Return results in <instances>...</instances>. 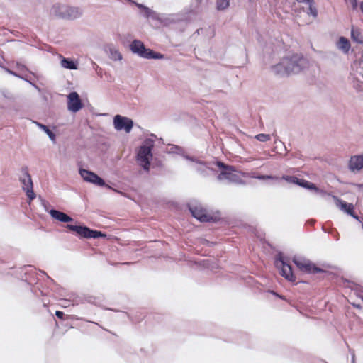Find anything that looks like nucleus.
<instances>
[{
	"mask_svg": "<svg viewBox=\"0 0 363 363\" xmlns=\"http://www.w3.org/2000/svg\"><path fill=\"white\" fill-rule=\"evenodd\" d=\"M308 61L302 55L295 54L284 57L278 64L272 67V71L279 75L284 76L296 74L308 67Z\"/></svg>",
	"mask_w": 363,
	"mask_h": 363,
	"instance_id": "nucleus-1",
	"label": "nucleus"
},
{
	"mask_svg": "<svg viewBox=\"0 0 363 363\" xmlns=\"http://www.w3.org/2000/svg\"><path fill=\"white\" fill-rule=\"evenodd\" d=\"M349 78L355 89H363V52L355 54L350 66Z\"/></svg>",
	"mask_w": 363,
	"mask_h": 363,
	"instance_id": "nucleus-2",
	"label": "nucleus"
},
{
	"mask_svg": "<svg viewBox=\"0 0 363 363\" xmlns=\"http://www.w3.org/2000/svg\"><path fill=\"white\" fill-rule=\"evenodd\" d=\"M153 135L146 138L140 146L137 152L138 163L146 171L150 169V161L152 159V150L155 145Z\"/></svg>",
	"mask_w": 363,
	"mask_h": 363,
	"instance_id": "nucleus-3",
	"label": "nucleus"
},
{
	"mask_svg": "<svg viewBox=\"0 0 363 363\" xmlns=\"http://www.w3.org/2000/svg\"><path fill=\"white\" fill-rule=\"evenodd\" d=\"M50 14L60 18L74 20L82 16V11L78 7L56 3L52 6Z\"/></svg>",
	"mask_w": 363,
	"mask_h": 363,
	"instance_id": "nucleus-4",
	"label": "nucleus"
},
{
	"mask_svg": "<svg viewBox=\"0 0 363 363\" xmlns=\"http://www.w3.org/2000/svg\"><path fill=\"white\" fill-rule=\"evenodd\" d=\"M130 49L132 52L145 59L161 60L164 58V55L160 52H155L151 49L146 48L144 43L139 40H134L130 45Z\"/></svg>",
	"mask_w": 363,
	"mask_h": 363,
	"instance_id": "nucleus-5",
	"label": "nucleus"
},
{
	"mask_svg": "<svg viewBox=\"0 0 363 363\" xmlns=\"http://www.w3.org/2000/svg\"><path fill=\"white\" fill-rule=\"evenodd\" d=\"M216 164L220 169V174L217 177L218 180H227L230 182H237L238 181L239 177L235 174L233 167L225 165L221 162H216Z\"/></svg>",
	"mask_w": 363,
	"mask_h": 363,
	"instance_id": "nucleus-6",
	"label": "nucleus"
},
{
	"mask_svg": "<svg viewBox=\"0 0 363 363\" xmlns=\"http://www.w3.org/2000/svg\"><path fill=\"white\" fill-rule=\"evenodd\" d=\"M21 176L20 177V182L22 184V189L26 192L28 198L31 201L35 198V194L33 190V182L31 177L28 172L27 167H22Z\"/></svg>",
	"mask_w": 363,
	"mask_h": 363,
	"instance_id": "nucleus-7",
	"label": "nucleus"
},
{
	"mask_svg": "<svg viewBox=\"0 0 363 363\" xmlns=\"http://www.w3.org/2000/svg\"><path fill=\"white\" fill-rule=\"evenodd\" d=\"M293 262L301 272L307 274H317L323 272L322 269L316 267L309 259L303 257H294Z\"/></svg>",
	"mask_w": 363,
	"mask_h": 363,
	"instance_id": "nucleus-8",
	"label": "nucleus"
},
{
	"mask_svg": "<svg viewBox=\"0 0 363 363\" xmlns=\"http://www.w3.org/2000/svg\"><path fill=\"white\" fill-rule=\"evenodd\" d=\"M67 228L75 232L77 235L84 238H97L106 236L101 231L94 230L86 226L67 224Z\"/></svg>",
	"mask_w": 363,
	"mask_h": 363,
	"instance_id": "nucleus-9",
	"label": "nucleus"
},
{
	"mask_svg": "<svg viewBox=\"0 0 363 363\" xmlns=\"http://www.w3.org/2000/svg\"><path fill=\"white\" fill-rule=\"evenodd\" d=\"M189 208L191 215L201 222H209L212 220V217L208 214L206 209L200 203H191L189 204Z\"/></svg>",
	"mask_w": 363,
	"mask_h": 363,
	"instance_id": "nucleus-10",
	"label": "nucleus"
},
{
	"mask_svg": "<svg viewBox=\"0 0 363 363\" xmlns=\"http://www.w3.org/2000/svg\"><path fill=\"white\" fill-rule=\"evenodd\" d=\"M275 265L279 269L280 274L290 281H295L296 277L292 272L291 266L285 262L281 257L279 255L275 259Z\"/></svg>",
	"mask_w": 363,
	"mask_h": 363,
	"instance_id": "nucleus-11",
	"label": "nucleus"
},
{
	"mask_svg": "<svg viewBox=\"0 0 363 363\" xmlns=\"http://www.w3.org/2000/svg\"><path fill=\"white\" fill-rule=\"evenodd\" d=\"M113 125L116 130H124L127 133H128L133 128V122L131 119L127 117L116 115L113 118Z\"/></svg>",
	"mask_w": 363,
	"mask_h": 363,
	"instance_id": "nucleus-12",
	"label": "nucleus"
},
{
	"mask_svg": "<svg viewBox=\"0 0 363 363\" xmlns=\"http://www.w3.org/2000/svg\"><path fill=\"white\" fill-rule=\"evenodd\" d=\"M82 107L83 105L79 94L75 91L71 92L67 96V109L72 113H77Z\"/></svg>",
	"mask_w": 363,
	"mask_h": 363,
	"instance_id": "nucleus-13",
	"label": "nucleus"
},
{
	"mask_svg": "<svg viewBox=\"0 0 363 363\" xmlns=\"http://www.w3.org/2000/svg\"><path fill=\"white\" fill-rule=\"evenodd\" d=\"M79 174L83 179L87 182L94 184L99 186L105 185L104 179L92 172L82 169L79 170Z\"/></svg>",
	"mask_w": 363,
	"mask_h": 363,
	"instance_id": "nucleus-14",
	"label": "nucleus"
},
{
	"mask_svg": "<svg viewBox=\"0 0 363 363\" xmlns=\"http://www.w3.org/2000/svg\"><path fill=\"white\" fill-rule=\"evenodd\" d=\"M130 4H135L138 9L141 10L142 15L147 18H152L153 20L163 21L162 18H160V15L155 11L147 7L146 6L137 3L133 0H127Z\"/></svg>",
	"mask_w": 363,
	"mask_h": 363,
	"instance_id": "nucleus-15",
	"label": "nucleus"
},
{
	"mask_svg": "<svg viewBox=\"0 0 363 363\" xmlns=\"http://www.w3.org/2000/svg\"><path fill=\"white\" fill-rule=\"evenodd\" d=\"M348 168L353 173H357L362 169L363 155L352 156L349 160Z\"/></svg>",
	"mask_w": 363,
	"mask_h": 363,
	"instance_id": "nucleus-16",
	"label": "nucleus"
},
{
	"mask_svg": "<svg viewBox=\"0 0 363 363\" xmlns=\"http://www.w3.org/2000/svg\"><path fill=\"white\" fill-rule=\"evenodd\" d=\"M185 159L194 162L192 167L200 174H207L208 170L213 169L208 164L189 156H184Z\"/></svg>",
	"mask_w": 363,
	"mask_h": 363,
	"instance_id": "nucleus-17",
	"label": "nucleus"
},
{
	"mask_svg": "<svg viewBox=\"0 0 363 363\" xmlns=\"http://www.w3.org/2000/svg\"><path fill=\"white\" fill-rule=\"evenodd\" d=\"M297 185L309 190H313L315 191V193L319 194L322 196L327 194V193L323 190L317 188L313 183L309 182L305 179H298Z\"/></svg>",
	"mask_w": 363,
	"mask_h": 363,
	"instance_id": "nucleus-18",
	"label": "nucleus"
},
{
	"mask_svg": "<svg viewBox=\"0 0 363 363\" xmlns=\"http://www.w3.org/2000/svg\"><path fill=\"white\" fill-rule=\"evenodd\" d=\"M49 213L52 218L62 223H69L73 220L69 216L55 209L50 210Z\"/></svg>",
	"mask_w": 363,
	"mask_h": 363,
	"instance_id": "nucleus-19",
	"label": "nucleus"
},
{
	"mask_svg": "<svg viewBox=\"0 0 363 363\" xmlns=\"http://www.w3.org/2000/svg\"><path fill=\"white\" fill-rule=\"evenodd\" d=\"M332 198L334 200L337 206L346 213H350L352 212V210H354V206L352 203H348L341 200L336 196H332Z\"/></svg>",
	"mask_w": 363,
	"mask_h": 363,
	"instance_id": "nucleus-20",
	"label": "nucleus"
},
{
	"mask_svg": "<svg viewBox=\"0 0 363 363\" xmlns=\"http://www.w3.org/2000/svg\"><path fill=\"white\" fill-rule=\"evenodd\" d=\"M59 57L61 59L60 65L62 67L70 70H76L78 69L77 62L69 58H65L61 55H59Z\"/></svg>",
	"mask_w": 363,
	"mask_h": 363,
	"instance_id": "nucleus-21",
	"label": "nucleus"
},
{
	"mask_svg": "<svg viewBox=\"0 0 363 363\" xmlns=\"http://www.w3.org/2000/svg\"><path fill=\"white\" fill-rule=\"evenodd\" d=\"M337 48L344 54H348L351 48V44L348 39L345 37H340L336 43Z\"/></svg>",
	"mask_w": 363,
	"mask_h": 363,
	"instance_id": "nucleus-22",
	"label": "nucleus"
},
{
	"mask_svg": "<svg viewBox=\"0 0 363 363\" xmlns=\"http://www.w3.org/2000/svg\"><path fill=\"white\" fill-rule=\"evenodd\" d=\"M351 38L354 42L363 44V31L359 28H352Z\"/></svg>",
	"mask_w": 363,
	"mask_h": 363,
	"instance_id": "nucleus-23",
	"label": "nucleus"
},
{
	"mask_svg": "<svg viewBox=\"0 0 363 363\" xmlns=\"http://www.w3.org/2000/svg\"><path fill=\"white\" fill-rule=\"evenodd\" d=\"M306 4L308 5V10L307 13L312 16L313 18H316L318 16V10L314 5V0H312L311 2L308 1Z\"/></svg>",
	"mask_w": 363,
	"mask_h": 363,
	"instance_id": "nucleus-24",
	"label": "nucleus"
},
{
	"mask_svg": "<svg viewBox=\"0 0 363 363\" xmlns=\"http://www.w3.org/2000/svg\"><path fill=\"white\" fill-rule=\"evenodd\" d=\"M230 0H216V9L218 11H223L228 8Z\"/></svg>",
	"mask_w": 363,
	"mask_h": 363,
	"instance_id": "nucleus-25",
	"label": "nucleus"
},
{
	"mask_svg": "<svg viewBox=\"0 0 363 363\" xmlns=\"http://www.w3.org/2000/svg\"><path fill=\"white\" fill-rule=\"evenodd\" d=\"M281 179L285 180L289 184L297 185L298 178H297L296 176L283 175L281 177Z\"/></svg>",
	"mask_w": 363,
	"mask_h": 363,
	"instance_id": "nucleus-26",
	"label": "nucleus"
},
{
	"mask_svg": "<svg viewBox=\"0 0 363 363\" xmlns=\"http://www.w3.org/2000/svg\"><path fill=\"white\" fill-rule=\"evenodd\" d=\"M111 57L115 61L121 60L122 59V55L117 50H111Z\"/></svg>",
	"mask_w": 363,
	"mask_h": 363,
	"instance_id": "nucleus-27",
	"label": "nucleus"
},
{
	"mask_svg": "<svg viewBox=\"0 0 363 363\" xmlns=\"http://www.w3.org/2000/svg\"><path fill=\"white\" fill-rule=\"evenodd\" d=\"M255 138L260 142H267L271 139V136L269 134L260 133L255 135Z\"/></svg>",
	"mask_w": 363,
	"mask_h": 363,
	"instance_id": "nucleus-28",
	"label": "nucleus"
},
{
	"mask_svg": "<svg viewBox=\"0 0 363 363\" xmlns=\"http://www.w3.org/2000/svg\"><path fill=\"white\" fill-rule=\"evenodd\" d=\"M252 177L259 179V180H264V179H277L278 177L271 176V175H257V176H252Z\"/></svg>",
	"mask_w": 363,
	"mask_h": 363,
	"instance_id": "nucleus-29",
	"label": "nucleus"
},
{
	"mask_svg": "<svg viewBox=\"0 0 363 363\" xmlns=\"http://www.w3.org/2000/svg\"><path fill=\"white\" fill-rule=\"evenodd\" d=\"M346 4L350 5L353 9H356L358 6L357 0H345Z\"/></svg>",
	"mask_w": 363,
	"mask_h": 363,
	"instance_id": "nucleus-30",
	"label": "nucleus"
},
{
	"mask_svg": "<svg viewBox=\"0 0 363 363\" xmlns=\"http://www.w3.org/2000/svg\"><path fill=\"white\" fill-rule=\"evenodd\" d=\"M34 123L36 124V125L39 128H40L42 130H43L45 133H47L50 130L48 127L46 126L45 125H43V124H42V123H40L39 122H37V121H35Z\"/></svg>",
	"mask_w": 363,
	"mask_h": 363,
	"instance_id": "nucleus-31",
	"label": "nucleus"
},
{
	"mask_svg": "<svg viewBox=\"0 0 363 363\" xmlns=\"http://www.w3.org/2000/svg\"><path fill=\"white\" fill-rule=\"evenodd\" d=\"M182 152L181 147L175 145L170 147L169 152L180 154Z\"/></svg>",
	"mask_w": 363,
	"mask_h": 363,
	"instance_id": "nucleus-32",
	"label": "nucleus"
},
{
	"mask_svg": "<svg viewBox=\"0 0 363 363\" xmlns=\"http://www.w3.org/2000/svg\"><path fill=\"white\" fill-rule=\"evenodd\" d=\"M21 79L25 80L26 82H28L30 84H31L34 88H35L36 89H38V91H40V89L39 87L34 83L31 82L30 81V79L26 77V76H21L20 77Z\"/></svg>",
	"mask_w": 363,
	"mask_h": 363,
	"instance_id": "nucleus-33",
	"label": "nucleus"
},
{
	"mask_svg": "<svg viewBox=\"0 0 363 363\" xmlns=\"http://www.w3.org/2000/svg\"><path fill=\"white\" fill-rule=\"evenodd\" d=\"M46 134L48 135V136L52 142L55 143L56 136L52 131L50 130Z\"/></svg>",
	"mask_w": 363,
	"mask_h": 363,
	"instance_id": "nucleus-34",
	"label": "nucleus"
},
{
	"mask_svg": "<svg viewBox=\"0 0 363 363\" xmlns=\"http://www.w3.org/2000/svg\"><path fill=\"white\" fill-rule=\"evenodd\" d=\"M46 134L48 135V136L52 142L55 143L56 136L52 131L50 130Z\"/></svg>",
	"mask_w": 363,
	"mask_h": 363,
	"instance_id": "nucleus-35",
	"label": "nucleus"
},
{
	"mask_svg": "<svg viewBox=\"0 0 363 363\" xmlns=\"http://www.w3.org/2000/svg\"><path fill=\"white\" fill-rule=\"evenodd\" d=\"M46 134L48 135V136L52 142L55 143L56 136L52 131L50 130Z\"/></svg>",
	"mask_w": 363,
	"mask_h": 363,
	"instance_id": "nucleus-36",
	"label": "nucleus"
},
{
	"mask_svg": "<svg viewBox=\"0 0 363 363\" xmlns=\"http://www.w3.org/2000/svg\"><path fill=\"white\" fill-rule=\"evenodd\" d=\"M348 215L351 216L352 218H354L357 220L362 222V220L359 218V217L357 215L354 214V210H352V212L350 213H348Z\"/></svg>",
	"mask_w": 363,
	"mask_h": 363,
	"instance_id": "nucleus-37",
	"label": "nucleus"
},
{
	"mask_svg": "<svg viewBox=\"0 0 363 363\" xmlns=\"http://www.w3.org/2000/svg\"><path fill=\"white\" fill-rule=\"evenodd\" d=\"M55 315L56 316L60 318V319H62L63 318V316H64V313L62 312V311H57L55 312Z\"/></svg>",
	"mask_w": 363,
	"mask_h": 363,
	"instance_id": "nucleus-38",
	"label": "nucleus"
},
{
	"mask_svg": "<svg viewBox=\"0 0 363 363\" xmlns=\"http://www.w3.org/2000/svg\"><path fill=\"white\" fill-rule=\"evenodd\" d=\"M6 70L11 74L13 75V76H16L18 78H20V77H21L22 75H20L18 74H17L16 72H13V71H11V70H9L8 69H6Z\"/></svg>",
	"mask_w": 363,
	"mask_h": 363,
	"instance_id": "nucleus-39",
	"label": "nucleus"
},
{
	"mask_svg": "<svg viewBox=\"0 0 363 363\" xmlns=\"http://www.w3.org/2000/svg\"><path fill=\"white\" fill-rule=\"evenodd\" d=\"M18 69L20 71H27V68L24 65H18Z\"/></svg>",
	"mask_w": 363,
	"mask_h": 363,
	"instance_id": "nucleus-40",
	"label": "nucleus"
},
{
	"mask_svg": "<svg viewBox=\"0 0 363 363\" xmlns=\"http://www.w3.org/2000/svg\"><path fill=\"white\" fill-rule=\"evenodd\" d=\"M352 185L358 187L359 189H363V184H353Z\"/></svg>",
	"mask_w": 363,
	"mask_h": 363,
	"instance_id": "nucleus-41",
	"label": "nucleus"
},
{
	"mask_svg": "<svg viewBox=\"0 0 363 363\" xmlns=\"http://www.w3.org/2000/svg\"><path fill=\"white\" fill-rule=\"evenodd\" d=\"M298 3L305 4L308 1V0H296ZM312 0H308L309 2H311Z\"/></svg>",
	"mask_w": 363,
	"mask_h": 363,
	"instance_id": "nucleus-42",
	"label": "nucleus"
},
{
	"mask_svg": "<svg viewBox=\"0 0 363 363\" xmlns=\"http://www.w3.org/2000/svg\"><path fill=\"white\" fill-rule=\"evenodd\" d=\"M359 9L362 13H363V1L359 4Z\"/></svg>",
	"mask_w": 363,
	"mask_h": 363,
	"instance_id": "nucleus-43",
	"label": "nucleus"
},
{
	"mask_svg": "<svg viewBox=\"0 0 363 363\" xmlns=\"http://www.w3.org/2000/svg\"><path fill=\"white\" fill-rule=\"evenodd\" d=\"M352 363H355L354 354V353H352Z\"/></svg>",
	"mask_w": 363,
	"mask_h": 363,
	"instance_id": "nucleus-44",
	"label": "nucleus"
},
{
	"mask_svg": "<svg viewBox=\"0 0 363 363\" xmlns=\"http://www.w3.org/2000/svg\"><path fill=\"white\" fill-rule=\"evenodd\" d=\"M94 65L96 66V67H98L97 65L94 62H93Z\"/></svg>",
	"mask_w": 363,
	"mask_h": 363,
	"instance_id": "nucleus-45",
	"label": "nucleus"
},
{
	"mask_svg": "<svg viewBox=\"0 0 363 363\" xmlns=\"http://www.w3.org/2000/svg\"><path fill=\"white\" fill-rule=\"evenodd\" d=\"M362 228L363 229V221L362 220Z\"/></svg>",
	"mask_w": 363,
	"mask_h": 363,
	"instance_id": "nucleus-46",
	"label": "nucleus"
},
{
	"mask_svg": "<svg viewBox=\"0 0 363 363\" xmlns=\"http://www.w3.org/2000/svg\"><path fill=\"white\" fill-rule=\"evenodd\" d=\"M272 293H273V294H274V295H276V296H278V295L276 294V292H272Z\"/></svg>",
	"mask_w": 363,
	"mask_h": 363,
	"instance_id": "nucleus-47",
	"label": "nucleus"
},
{
	"mask_svg": "<svg viewBox=\"0 0 363 363\" xmlns=\"http://www.w3.org/2000/svg\"><path fill=\"white\" fill-rule=\"evenodd\" d=\"M362 301H363V296L362 297Z\"/></svg>",
	"mask_w": 363,
	"mask_h": 363,
	"instance_id": "nucleus-48",
	"label": "nucleus"
}]
</instances>
